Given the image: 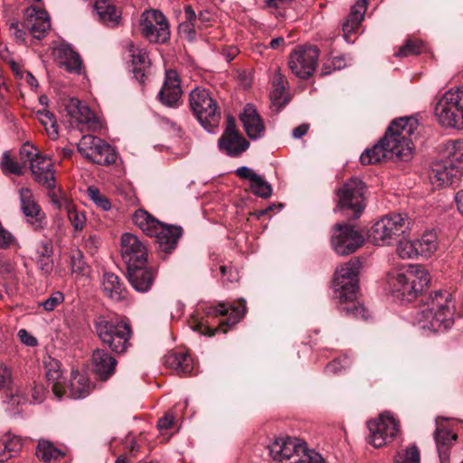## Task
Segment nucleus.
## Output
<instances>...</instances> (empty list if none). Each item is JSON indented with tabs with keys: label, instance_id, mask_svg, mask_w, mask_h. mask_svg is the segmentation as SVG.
Returning a JSON list of instances; mask_svg holds the SVG:
<instances>
[{
	"label": "nucleus",
	"instance_id": "9",
	"mask_svg": "<svg viewBox=\"0 0 463 463\" xmlns=\"http://www.w3.org/2000/svg\"><path fill=\"white\" fill-rule=\"evenodd\" d=\"M435 114L443 127L463 129V85L443 94L436 105Z\"/></svg>",
	"mask_w": 463,
	"mask_h": 463
},
{
	"label": "nucleus",
	"instance_id": "58",
	"mask_svg": "<svg viewBox=\"0 0 463 463\" xmlns=\"http://www.w3.org/2000/svg\"><path fill=\"white\" fill-rule=\"evenodd\" d=\"M174 415L170 412L165 414L164 417L159 419L157 421V427L159 430H168L173 426Z\"/></svg>",
	"mask_w": 463,
	"mask_h": 463
},
{
	"label": "nucleus",
	"instance_id": "43",
	"mask_svg": "<svg viewBox=\"0 0 463 463\" xmlns=\"http://www.w3.org/2000/svg\"><path fill=\"white\" fill-rule=\"evenodd\" d=\"M37 118L43 126L46 134L51 139H57L59 137V127L53 113L45 108L37 111Z\"/></svg>",
	"mask_w": 463,
	"mask_h": 463
},
{
	"label": "nucleus",
	"instance_id": "41",
	"mask_svg": "<svg viewBox=\"0 0 463 463\" xmlns=\"http://www.w3.org/2000/svg\"><path fill=\"white\" fill-rule=\"evenodd\" d=\"M22 448L18 437L5 435L0 437V462H4L14 456Z\"/></svg>",
	"mask_w": 463,
	"mask_h": 463
},
{
	"label": "nucleus",
	"instance_id": "25",
	"mask_svg": "<svg viewBox=\"0 0 463 463\" xmlns=\"http://www.w3.org/2000/svg\"><path fill=\"white\" fill-rule=\"evenodd\" d=\"M117 360L109 352L98 348L92 353V365L95 373L102 381L108 380L116 370Z\"/></svg>",
	"mask_w": 463,
	"mask_h": 463
},
{
	"label": "nucleus",
	"instance_id": "5",
	"mask_svg": "<svg viewBox=\"0 0 463 463\" xmlns=\"http://www.w3.org/2000/svg\"><path fill=\"white\" fill-rule=\"evenodd\" d=\"M269 455L278 463H324L322 456L307 448L300 439L276 438L269 446Z\"/></svg>",
	"mask_w": 463,
	"mask_h": 463
},
{
	"label": "nucleus",
	"instance_id": "52",
	"mask_svg": "<svg viewBox=\"0 0 463 463\" xmlns=\"http://www.w3.org/2000/svg\"><path fill=\"white\" fill-rule=\"evenodd\" d=\"M89 195L90 199L95 203V204L102 209L103 211H108L111 208V203L109 200L100 194L99 191L94 187H89L88 189Z\"/></svg>",
	"mask_w": 463,
	"mask_h": 463
},
{
	"label": "nucleus",
	"instance_id": "17",
	"mask_svg": "<svg viewBox=\"0 0 463 463\" xmlns=\"http://www.w3.org/2000/svg\"><path fill=\"white\" fill-rule=\"evenodd\" d=\"M370 435L368 443L374 448H381L392 442L399 431L398 421L389 413H382L377 420L367 423Z\"/></svg>",
	"mask_w": 463,
	"mask_h": 463
},
{
	"label": "nucleus",
	"instance_id": "48",
	"mask_svg": "<svg viewBox=\"0 0 463 463\" xmlns=\"http://www.w3.org/2000/svg\"><path fill=\"white\" fill-rule=\"evenodd\" d=\"M47 224V218L42 208L36 203L31 201V227L34 230H42Z\"/></svg>",
	"mask_w": 463,
	"mask_h": 463
},
{
	"label": "nucleus",
	"instance_id": "56",
	"mask_svg": "<svg viewBox=\"0 0 463 463\" xmlns=\"http://www.w3.org/2000/svg\"><path fill=\"white\" fill-rule=\"evenodd\" d=\"M20 201H21V209L24 214L28 217L29 216V189L22 188L20 190Z\"/></svg>",
	"mask_w": 463,
	"mask_h": 463
},
{
	"label": "nucleus",
	"instance_id": "2",
	"mask_svg": "<svg viewBox=\"0 0 463 463\" xmlns=\"http://www.w3.org/2000/svg\"><path fill=\"white\" fill-rule=\"evenodd\" d=\"M359 269L360 263L356 260H350L339 266L335 271L333 287L335 298L341 303V312L354 318L366 320L370 317L368 310L363 305L354 302L359 289Z\"/></svg>",
	"mask_w": 463,
	"mask_h": 463
},
{
	"label": "nucleus",
	"instance_id": "46",
	"mask_svg": "<svg viewBox=\"0 0 463 463\" xmlns=\"http://www.w3.org/2000/svg\"><path fill=\"white\" fill-rule=\"evenodd\" d=\"M424 50V44L418 39H408L405 43L400 47L399 51L395 52L397 57H408L411 55H418Z\"/></svg>",
	"mask_w": 463,
	"mask_h": 463
},
{
	"label": "nucleus",
	"instance_id": "32",
	"mask_svg": "<svg viewBox=\"0 0 463 463\" xmlns=\"http://www.w3.org/2000/svg\"><path fill=\"white\" fill-rule=\"evenodd\" d=\"M367 9L366 0H357L356 3L351 7L350 14H348L345 22L343 24L344 37L346 42H349V35L359 28L362 21L364 20L365 11Z\"/></svg>",
	"mask_w": 463,
	"mask_h": 463
},
{
	"label": "nucleus",
	"instance_id": "4",
	"mask_svg": "<svg viewBox=\"0 0 463 463\" xmlns=\"http://www.w3.org/2000/svg\"><path fill=\"white\" fill-rule=\"evenodd\" d=\"M429 282V273L420 265H409L403 269L390 272L387 280L390 293L401 301L416 298Z\"/></svg>",
	"mask_w": 463,
	"mask_h": 463
},
{
	"label": "nucleus",
	"instance_id": "29",
	"mask_svg": "<svg viewBox=\"0 0 463 463\" xmlns=\"http://www.w3.org/2000/svg\"><path fill=\"white\" fill-rule=\"evenodd\" d=\"M29 141H26L20 150V161L13 158L9 151H5L1 161V169L5 174H13L21 175L26 169V164L29 161Z\"/></svg>",
	"mask_w": 463,
	"mask_h": 463
},
{
	"label": "nucleus",
	"instance_id": "51",
	"mask_svg": "<svg viewBox=\"0 0 463 463\" xmlns=\"http://www.w3.org/2000/svg\"><path fill=\"white\" fill-rule=\"evenodd\" d=\"M64 301V296L61 291L53 292L47 299L36 303L37 308H43L45 311L54 310Z\"/></svg>",
	"mask_w": 463,
	"mask_h": 463
},
{
	"label": "nucleus",
	"instance_id": "40",
	"mask_svg": "<svg viewBox=\"0 0 463 463\" xmlns=\"http://www.w3.org/2000/svg\"><path fill=\"white\" fill-rule=\"evenodd\" d=\"M416 241V246L420 256L429 258L438 249V236L433 231L425 232L421 237Z\"/></svg>",
	"mask_w": 463,
	"mask_h": 463
},
{
	"label": "nucleus",
	"instance_id": "16",
	"mask_svg": "<svg viewBox=\"0 0 463 463\" xmlns=\"http://www.w3.org/2000/svg\"><path fill=\"white\" fill-rule=\"evenodd\" d=\"M319 50L317 47L298 46L289 55V69L297 77L307 79L316 71Z\"/></svg>",
	"mask_w": 463,
	"mask_h": 463
},
{
	"label": "nucleus",
	"instance_id": "21",
	"mask_svg": "<svg viewBox=\"0 0 463 463\" xmlns=\"http://www.w3.org/2000/svg\"><path fill=\"white\" fill-rule=\"evenodd\" d=\"M57 64L70 73L81 74L83 62L80 54L68 43H61L53 49Z\"/></svg>",
	"mask_w": 463,
	"mask_h": 463
},
{
	"label": "nucleus",
	"instance_id": "13",
	"mask_svg": "<svg viewBox=\"0 0 463 463\" xmlns=\"http://www.w3.org/2000/svg\"><path fill=\"white\" fill-rule=\"evenodd\" d=\"M364 184L359 178H350L337 191L338 210L354 219L359 218L364 209Z\"/></svg>",
	"mask_w": 463,
	"mask_h": 463
},
{
	"label": "nucleus",
	"instance_id": "24",
	"mask_svg": "<svg viewBox=\"0 0 463 463\" xmlns=\"http://www.w3.org/2000/svg\"><path fill=\"white\" fill-rule=\"evenodd\" d=\"M240 119L250 139H257L264 135L265 126L253 105L247 104L245 106L243 112L240 115Z\"/></svg>",
	"mask_w": 463,
	"mask_h": 463
},
{
	"label": "nucleus",
	"instance_id": "33",
	"mask_svg": "<svg viewBox=\"0 0 463 463\" xmlns=\"http://www.w3.org/2000/svg\"><path fill=\"white\" fill-rule=\"evenodd\" d=\"M51 29V20L44 9L31 6V36L41 40Z\"/></svg>",
	"mask_w": 463,
	"mask_h": 463
},
{
	"label": "nucleus",
	"instance_id": "38",
	"mask_svg": "<svg viewBox=\"0 0 463 463\" xmlns=\"http://www.w3.org/2000/svg\"><path fill=\"white\" fill-rule=\"evenodd\" d=\"M218 144L221 150L232 156L241 155L250 146L249 142L241 135L221 137Z\"/></svg>",
	"mask_w": 463,
	"mask_h": 463
},
{
	"label": "nucleus",
	"instance_id": "31",
	"mask_svg": "<svg viewBox=\"0 0 463 463\" xmlns=\"http://www.w3.org/2000/svg\"><path fill=\"white\" fill-rule=\"evenodd\" d=\"M182 235L181 227L161 224V228L153 235L156 238L160 249L165 252H171Z\"/></svg>",
	"mask_w": 463,
	"mask_h": 463
},
{
	"label": "nucleus",
	"instance_id": "26",
	"mask_svg": "<svg viewBox=\"0 0 463 463\" xmlns=\"http://www.w3.org/2000/svg\"><path fill=\"white\" fill-rule=\"evenodd\" d=\"M127 48L131 57L134 77L140 83H143L146 75V70L150 64L148 53L145 48H142L132 42L128 43Z\"/></svg>",
	"mask_w": 463,
	"mask_h": 463
},
{
	"label": "nucleus",
	"instance_id": "45",
	"mask_svg": "<svg viewBox=\"0 0 463 463\" xmlns=\"http://www.w3.org/2000/svg\"><path fill=\"white\" fill-rule=\"evenodd\" d=\"M420 450L416 445L412 444L397 452L394 463H420Z\"/></svg>",
	"mask_w": 463,
	"mask_h": 463
},
{
	"label": "nucleus",
	"instance_id": "20",
	"mask_svg": "<svg viewBox=\"0 0 463 463\" xmlns=\"http://www.w3.org/2000/svg\"><path fill=\"white\" fill-rule=\"evenodd\" d=\"M120 246L121 256L127 267L146 265V248L136 235L128 232L122 234Z\"/></svg>",
	"mask_w": 463,
	"mask_h": 463
},
{
	"label": "nucleus",
	"instance_id": "8",
	"mask_svg": "<svg viewBox=\"0 0 463 463\" xmlns=\"http://www.w3.org/2000/svg\"><path fill=\"white\" fill-rule=\"evenodd\" d=\"M190 108L208 132H214L221 120V111L209 90L195 88L190 92Z\"/></svg>",
	"mask_w": 463,
	"mask_h": 463
},
{
	"label": "nucleus",
	"instance_id": "50",
	"mask_svg": "<svg viewBox=\"0 0 463 463\" xmlns=\"http://www.w3.org/2000/svg\"><path fill=\"white\" fill-rule=\"evenodd\" d=\"M71 269L72 273L85 276L89 273L90 267L83 260V255L77 251L71 256Z\"/></svg>",
	"mask_w": 463,
	"mask_h": 463
},
{
	"label": "nucleus",
	"instance_id": "1",
	"mask_svg": "<svg viewBox=\"0 0 463 463\" xmlns=\"http://www.w3.org/2000/svg\"><path fill=\"white\" fill-rule=\"evenodd\" d=\"M417 128L418 121L414 118L403 117L392 120L378 143L362 153L361 163L372 165L394 159L409 161L412 157V137Z\"/></svg>",
	"mask_w": 463,
	"mask_h": 463
},
{
	"label": "nucleus",
	"instance_id": "64",
	"mask_svg": "<svg viewBox=\"0 0 463 463\" xmlns=\"http://www.w3.org/2000/svg\"><path fill=\"white\" fill-rule=\"evenodd\" d=\"M8 65L10 66V69L12 70L13 73L15 75L17 79L23 78L24 72L21 70V65L19 64V62H17L14 59H10L8 61Z\"/></svg>",
	"mask_w": 463,
	"mask_h": 463
},
{
	"label": "nucleus",
	"instance_id": "15",
	"mask_svg": "<svg viewBox=\"0 0 463 463\" xmlns=\"http://www.w3.org/2000/svg\"><path fill=\"white\" fill-rule=\"evenodd\" d=\"M140 30L150 43H163L170 37L168 21L164 14L157 10H147L142 14Z\"/></svg>",
	"mask_w": 463,
	"mask_h": 463
},
{
	"label": "nucleus",
	"instance_id": "23",
	"mask_svg": "<svg viewBox=\"0 0 463 463\" xmlns=\"http://www.w3.org/2000/svg\"><path fill=\"white\" fill-rule=\"evenodd\" d=\"M182 92L177 72L174 70L166 71L164 84L158 93L159 100L167 107H175L177 105Z\"/></svg>",
	"mask_w": 463,
	"mask_h": 463
},
{
	"label": "nucleus",
	"instance_id": "39",
	"mask_svg": "<svg viewBox=\"0 0 463 463\" xmlns=\"http://www.w3.org/2000/svg\"><path fill=\"white\" fill-rule=\"evenodd\" d=\"M288 82L279 70H277L272 79V91L270 94L274 103L282 106L288 103L287 90Z\"/></svg>",
	"mask_w": 463,
	"mask_h": 463
},
{
	"label": "nucleus",
	"instance_id": "18",
	"mask_svg": "<svg viewBox=\"0 0 463 463\" xmlns=\"http://www.w3.org/2000/svg\"><path fill=\"white\" fill-rule=\"evenodd\" d=\"M364 243L362 234L353 226L346 223H336L333 228L331 244L339 255L354 252Z\"/></svg>",
	"mask_w": 463,
	"mask_h": 463
},
{
	"label": "nucleus",
	"instance_id": "49",
	"mask_svg": "<svg viewBox=\"0 0 463 463\" xmlns=\"http://www.w3.org/2000/svg\"><path fill=\"white\" fill-rule=\"evenodd\" d=\"M416 241H401L397 246V254L402 259H413L420 255Z\"/></svg>",
	"mask_w": 463,
	"mask_h": 463
},
{
	"label": "nucleus",
	"instance_id": "19",
	"mask_svg": "<svg viewBox=\"0 0 463 463\" xmlns=\"http://www.w3.org/2000/svg\"><path fill=\"white\" fill-rule=\"evenodd\" d=\"M64 109L71 119L77 123L81 131L96 132L102 128V123L94 112L79 99L70 98L65 101Z\"/></svg>",
	"mask_w": 463,
	"mask_h": 463
},
{
	"label": "nucleus",
	"instance_id": "37",
	"mask_svg": "<svg viewBox=\"0 0 463 463\" xmlns=\"http://www.w3.org/2000/svg\"><path fill=\"white\" fill-rule=\"evenodd\" d=\"M133 222L144 233L151 237L161 228L162 224L161 222L143 209L135 212Z\"/></svg>",
	"mask_w": 463,
	"mask_h": 463
},
{
	"label": "nucleus",
	"instance_id": "62",
	"mask_svg": "<svg viewBox=\"0 0 463 463\" xmlns=\"http://www.w3.org/2000/svg\"><path fill=\"white\" fill-rule=\"evenodd\" d=\"M194 22H189V21H185L184 23L181 24L180 25V30H182L184 33H186L189 37V39H193L194 34H195V30H194Z\"/></svg>",
	"mask_w": 463,
	"mask_h": 463
},
{
	"label": "nucleus",
	"instance_id": "60",
	"mask_svg": "<svg viewBox=\"0 0 463 463\" xmlns=\"http://www.w3.org/2000/svg\"><path fill=\"white\" fill-rule=\"evenodd\" d=\"M222 277H227L228 281H233L237 279L238 273L232 267L221 266L220 268Z\"/></svg>",
	"mask_w": 463,
	"mask_h": 463
},
{
	"label": "nucleus",
	"instance_id": "11",
	"mask_svg": "<svg viewBox=\"0 0 463 463\" xmlns=\"http://www.w3.org/2000/svg\"><path fill=\"white\" fill-rule=\"evenodd\" d=\"M204 313L209 317L228 316L225 320L220 323V326L214 329L204 326L203 323L197 318H193L190 322V326L194 331L201 335L213 336L216 332H227L223 326H232L237 324L246 313V304L243 299L240 300L237 306L229 308L224 303H220L217 306H208L204 308Z\"/></svg>",
	"mask_w": 463,
	"mask_h": 463
},
{
	"label": "nucleus",
	"instance_id": "12",
	"mask_svg": "<svg viewBox=\"0 0 463 463\" xmlns=\"http://www.w3.org/2000/svg\"><path fill=\"white\" fill-rule=\"evenodd\" d=\"M77 146L79 153L91 163L100 165L116 163L118 155L115 148L96 136H82Z\"/></svg>",
	"mask_w": 463,
	"mask_h": 463
},
{
	"label": "nucleus",
	"instance_id": "55",
	"mask_svg": "<svg viewBox=\"0 0 463 463\" xmlns=\"http://www.w3.org/2000/svg\"><path fill=\"white\" fill-rule=\"evenodd\" d=\"M235 174L241 179H248L250 184L259 175L255 173L251 168L248 166H241L235 170Z\"/></svg>",
	"mask_w": 463,
	"mask_h": 463
},
{
	"label": "nucleus",
	"instance_id": "54",
	"mask_svg": "<svg viewBox=\"0 0 463 463\" xmlns=\"http://www.w3.org/2000/svg\"><path fill=\"white\" fill-rule=\"evenodd\" d=\"M15 387L13 384L11 371L5 365L0 364V390L5 392Z\"/></svg>",
	"mask_w": 463,
	"mask_h": 463
},
{
	"label": "nucleus",
	"instance_id": "42",
	"mask_svg": "<svg viewBox=\"0 0 463 463\" xmlns=\"http://www.w3.org/2000/svg\"><path fill=\"white\" fill-rule=\"evenodd\" d=\"M5 392L6 398L4 402L6 403V410L11 414H19L23 411V406L26 405V397L21 393L17 386Z\"/></svg>",
	"mask_w": 463,
	"mask_h": 463
},
{
	"label": "nucleus",
	"instance_id": "27",
	"mask_svg": "<svg viewBox=\"0 0 463 463\" xmlns=\"http://www.w3.org/2000/svg\"><path fill=\"white\" fill-rule=\"evenodd\" d=\"M127 268L128 281L132 287L139 292L148 291L154 282L155 271L146 269L145 265H135Z\"/></svg>",
	"mask_w": 463,
	"mask_h": 463
},
{
	"label": "nucleus",
	"instance_id": "44",
	"mask_svg": "<svg viewBox=\"0 0 463 463\" xmlns=\"http://www.w3.org/2000/svg\"><path fill=\"white\" fill-rule=\"evenodd\" d=\"M36 456L45 462H51L63 458L64 453L49 441L42 440L38 443Z\"/></svg>",
	"mask_w": 463,
	"mask_h": 463
},
{
	"label": "nucleus",
	"instance_id": "10",
	"mask_svg": "<svg viewBox=\"0 0 463 463\" xmlns=\"http://www.w3.org/2000/svg\"><path fill=\"white\" fill-rule=\"evenodd\" d=\"M410 218L405 213H392L377 221L369 231L375 245H388L410 230Z\"/></svg>",
	"mask_w": 463,
	"mask_h": 463
},
{
	"label": "nucleus",
	"instance_id": "30",
	"mask_svg": "<svg viewBox=\"0 0 463 463\" xmlns=\"http://www.w3.org/2000/svg\"><path fill=\"white\" fill-rule=\"evenodd\" d=\"M95 10L102 24L109 27H117L121 24V11L110 0H97Z\"/></svg>",
	"mask_w": 463,
	"mask_h": 463
},
{
	"label": "nucleus",
	"instance_id": "63",
	"mask_svg": "<svg viewBox=\"0 0 463 463\" xmlns=\"http://www.w3.org/2000/svg\"><path fill=\"white\" fill-rule=\"evenodd\" d=\"M309 129L308 124H301L298 127L295 128L292 131V136L296 139H299L304 137Z\"/></svg>",
	"mask_w": 463,
	"mask_h": 463
},
{
	"label": "nucleus",
	"instance_id": "6",
	"mask_svg": "<svg viewBox=\"0 0 463 463\" xmlns=\"http://www.w3.org/2000/svg\"><path fill=\"white\" fill-rule=\"evenodd\" d=\"M95 332L103 345L116 354H123L129 345L130 326L109 316H98L93 322Z\"/></svg>",
	"mask_w": 463,
	"mask_h": 463
},
{
	"label": "nucleus",
	"instance_id": "7",
	"mask_svg": "<svg viewBox=\"0 0 463 463\" xmlns=\"http://www.w3.org/2000/svg\"><path fill=\"white\" fill-rule=\"evenodd\" d=\"M46 369V379L52 384L54 395L61 399L66 392L67 386L64 383L61 372L60 370V363L52 357H48L43 361ZM69 395L73 399L85 398L90 392V383L84 374H80L78 371H71V379L68 386Z\"/></svg>",
	"mask_w": 463,
	"mask_h": 463
},
{
	"label": "nucleus",
	"instance_id": "28",
	"mask_svg": "<svg viewBox=\"0 0 463 463\" xmlns=\"http://www.w3.org/2000/svg\"><path fill=\"white\" fill-rule=\"evenodd\" d=\"M53 246L51 239H42L35 245V264L43 275H49L53 269Z\"/></svg>",
	"mask_w": 463,
	"mask_h": 463
},
{
	"label": "nucleus",
	"instance_id": "22",
	"mask_svg": "<svg viewBox=\"0 0 463 463\" xmlns=\"http://www.w3.org/2000/svg\"><path fill=\"white\" fill-rule=\"evenodd\" d=\"M51 203L58 209H64L72 226L77 231H81L86 223V217L82 212L78 211L71 200L66 195L65 192L59 188V194L52 193Z\"/></svg>",
	"mask_w": 463,
	"mask_h": 463
},
{
	"label": "nucleus",
	"instance_id": "59",
	"mask_svg": "<svg viewBox=\"0 0 463 463\" xmlns=\"http://www.w3.org/2000/svg\"><path fill=\"white\" fill-rule=\"evenodd\" d=\"M84 245L90 254H94L99 247V240L95 235H90L85 239Z\"/></svg>",
	"mask_w": 463,
	"mask_h": 463
},
{
	"label": "nucleus",
	"instance_id": "3",
	"mask_svg": "<svg viewBox=\"0 0 463 463\" xmlns=\"http://www.w3.org/2000/svg\"><path fill=\"white\" fill-rule=\"evenodd\" d=\"M455 304L449 291L438 290L431 293L428 301L414 317L419 328L435 333L450 328L454 323Z\"/></svg>",
	"mask_w": 463,
	"mask_h": 463
},
{
	"label": "nucleus",
	"instance_id": "53",
	"mask_svg": "<svg viewBox=\"0 0 463 463\" xmlns=\"http://www.w3.org/2000/svg\"><path fill=\"white\" fill-rule=\"evenodd\" d=\"M9 30L17 42L24 43L25 41L26 30L24 23L12 21L9 25Z\"/></svg>",
	"mask_w": 463,
	"mask_h": 463
},
{
	"label": "nucleus",
	"instance_id": "14",
	"mask_svg": "<svg viewBox=\"0 0 463 463\" xmlns=\"http://www.w3.org/2000/svg\"><path fill=\"white\" fill-rule=\"evenodd\" d=\"M31 174L35 181L48 191L47 195L50 199L52 193L59 194V188L56 189L55 170L52 159L32 144Z\"/></svg>",
	"mask_w": 463,
	"mask_h": 463
},
{
	"label": "nucleus",
	"instance_id": "57",
	"mask_svg": "<svg viewBox=\"0 0 463 463\" xmlns=\"http://www.w3.org/2000/svg\"><path fill=\"white\" fill-rule=\"evenodd\" d=\"M45 395L46 391L43 385H35L33 392L31 393L33 403H42L45 399Z\"/></svg>",
	"mask_w": 463,
	"mask_h": 463
},
{
	"label": "nucleus",
	"instance_id": "61",
	"mask_svg": "<svg viewBox=\"0 0 463 463\" xmlns=\"http://www.w3.org/2000/svg\"><path fill=\"white\" fill-rule=\"evenodd\" d=\"M438 179L440 180L443 184H451L453 182V179L451 177V175L449 173V169L447 166H444V168L440 171L437 172Z\"/></svg>",
	"mask_w": 463,
	"mask_h": 463
},
{
	"label": "nucleus",
	"instance_id": "47",
	"mask_svg": "<svg viewBox=\"0 0 463 463\" xmlns=\"http://www.w3.org/2000/svg\"><path fill=\"white\" fill-rule=\"evenodd\" d=\"M250 187L253 194L264 199L269 198L272 194L271 185L260 175L252 180Z\"/></svg>",
	"mask_w": 463,
	"mask_h": 463
},
{
	"label": "nucleus",
	"instance_id": "36",
	"mask_svg": "<svg viewBox=\"0 0 463 463\" xmlns=\"http://www.w3.org/2000/svg\"><path fill=\"white\" fill-rule=\"evenodd\" d=\"M165 364L179 374H190L194 372V363L185 352H173L165 356Z\"/></svg>",
	"mask_w": 463,
	"mask_h": 463
},
{
	"label": "nucleus",
	"instance_id": "34",
	"mask_svg": "<svg viewBox=\"0 0 463 463\" xmlns=\"http://www.w3.org/2000/svg\"><path fill=\"white\" fill-rule=\"evenodd\" d=\"M437 449L439 452L440 463H449V449L457 439V435L448 429L437 427L434 433Z\"/></svg>",
	"mask_w": 463,
	"mask_h": 463
},
{
	"label": "nucleus",
	"instance_id": "35",
	"mask_svg": "<svg viewBox=\"0 0 463 463\" xmlns=\"http://www.w3.org/2000/svg\"><path fill=\"white\" fill-rule=\"evenodd\" d=\"M102 290L113 301L119 302L126 298L127 291L117 275L105 272L102 277Z\"/></svg>",
	"mask_w": 463,
	"mask_h": 463
}]
</instances>
